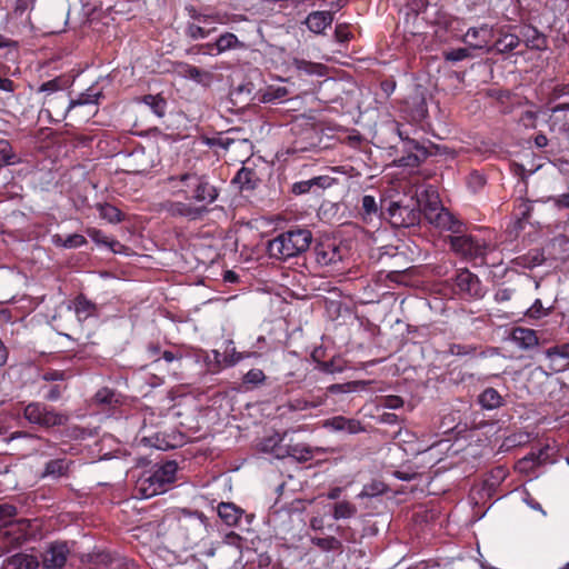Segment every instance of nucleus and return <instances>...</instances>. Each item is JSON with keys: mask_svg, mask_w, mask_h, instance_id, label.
Masks as SVG:
<instances>
[{"mask_svg": "<svg viewBox=\"0 0 569 569\" xmlns=\"http://www.w3.org/2000/svg\"><path fill=\"white\" fill-rule=\"evenodd\" d=\"M471 57L470 48H457L445 52V59L451 62H458Z\"/></svg>", "mask_w": 569, "mask_h": 569, "instance_id": "obj_49", "label": "nucleus"}, {"mask_svg": "<svg viewBox=\"0 0 569 569\" xmlns=\"http://www.w3.org/2000/svg\"><path fill=\"white\" fill-rule=\"evenodd\" d=\"M547 460V453L543 449L531 451L522 459H520L516 468L519 472H530L536 466L543 463Z\"/></svg>", "mask_w": 569, "mask_h": 569, "instance_id": "obj_25", "label": "nucleus"}, {"mask_svg": "<svg viewBox=\"0 0 569 569\" xmlns=\"http://www.w3.org/2000/svg\"><path fill=\"white\" fill-rule=\"evenodd\" d=\"M88 236L98 244L108 247L113 253H121L124 246L116 239H109L104 232L96 228H89L87 230Z\"/></svg>", "mask_w": 569, "mask_h": 569, "instance_id": "obj_29", "label": "nucleus"}, {"mask_svg": "<svg viewBox=\"0 0 569 569\" xmlns=\"http://www.w3.org/2000/svg\"><path fill=\"white\" fill-rule=\"evenodd\" d=\"M93 399L96 403L108 407H113L120 402V396L109 388L99 389Z\"/></svg>", "mask_w": 569, "mask_h": 569, "instance_id": "obj_39", "label": "nucleus"}, {"mask_svg": "<svg viewBox=\"0 0 569 569\" xmlns=\"http://www.w3.org/2000/svg\"><path fill=\"white\" fill-rule=\"evenodd\" d=\"M426 219L437 228L450 230L453 232L459 231L460 223L445 208H439L437 202H430L425 209Z\"/></svg>", "mask_w": 569, "mask_h": 569, "instance_id": "obj_13", "label": "nucleus"}, {"mask_svg": "<svg viewBox=\"0 0 569 569\" xmlns=\"http://www.w3.org/2000/svg\"><path fill=\"white\" fill-rule=\"evenodd\" d=\"M352 34L346 24H338L335 30V38L338 42H347L351 39Z\"/></svg>", "mask_w": 569, "mask_h": 569, "instance_id": "obj_53", "label": "nucleus"}, {"mask_svg": "<svg viewBox=\"0 0 569 569\" xmlns=\"http://www.w3.org/2000/svg\"><path fill=\"white\" fill-rule=\"evenodd\" d=\"M23 417L30 423L43 428L63 426L69 420L64 413L58 412L42 402H30L23 409Z\"/></svg>", "mask_w": 569, "mask_h": 569, "instance_id": "obj_6", "label": "nucleus"}, {"mask_svg": "<svg viewBox=\"0 0 569 569\" xmlns=\"http://www.w3.org/2000/svg\"><path fill=\"white\" fill-rule=\"evenodd\" d=\"M242 541H243L242 537H240L238 533H236L233 531L227 533L223 537V542L226 545L236 547L239 550L242 548Z\"/></svg>", "mask_w": 569, "mask_h": 569, "instance_id": "obj_56", "label": "nucleus"}, {"mask_svg": "<svg viewBox=\"0 0 569 569\" xmlns=\"http://www.w3.org/2000/svg\"><path fill=\"white\" fill-rule=\"evenodd\" d=\"M66 379L64 371L50 369L42 375L44 381H62Z\"/></svg>", "mask_w": 569, "mask_h": 569, "instance_id": "obj_58", "label": "nucleus"}, {"mask_svg": "<svg viewBox=\"0 0 569 569\" xmlns=\"http://www.w3.org/2000/svg\"><path fill=\"white\" fill-rule=\"evenodd\" d=\"M456 286L460 292L468 298L479 299L485 295L481 281L479 278L470 272L468 269H461L456 274Z\"/></svg>", "mask_w": 569, "mask_h": 569, "instance_id": "obj_14", "label": "nucleus"}, {"mask_svg": "<svg viewBox=\"0 0 569 569\" xmlns=\"http://www.w3.org/2000/svg\"><path fill=\"white\" fill-rule=\"evenodd\" d=\"M163 212L173 218H186L188 220H198L209 210L206 206H197L191 202L166 200L160 203Z\"/></svg>", "mask_w": 569, "mask_h": 569, "instance_id": "obj_11", "label": "nucleus"}, {"mask_svg": "<svg viewBox=\"0 0 569 569\" xmlns=\"http://www.w3.org/2000/svg\"><path fill=\"white\" fill-rule=\"evenodd\" d=\"M288 455L290 457L297 459L300 462H305V461L312 459L313 450L306 445L298 443V445L289 446Z\"/></svg>", "mask_w": 569, "mask_h": 569, "instance_id": "obj_43", "label": "nucleus"}, {"mask_svg": "<svg viewBox=\"0 0 569 569\" xmlns=\"http://www.w3.org/2000/svg\"><path fill=\"white\" fill-rule=\"evenodd\" d=\"M387 491V486L379 480H373L370 483L363 486L361 492L359 493L360 498L365 497H376L382 495Z\"/></svg>", "mask_w": 569, "mask_h": 569, "instance_id": "obj_46", "label": "nucleus"}, {"mask_svg": "<svg viewBox=\"0 0 569 569\" xmlns=\"http://www.w3.org/2000/svg\"><path fill=\"white\" fill-rule=\"evenodd\" d=\"M553 203L556 207H558L560 209H562V208L569 209V192L555 198Z\"/></svg>", "mask_w": 569, "mask_h": 569, "instance_id": "obj_64", "label": "nucleus"}, {"mask_svg": "<svg viewBox=\"0 0 569 569\" xmlns=\"http://www.w3.org/2000/svg\"><path fill=\"white\" fill-rule=\"evenodd\" d=\"M178 465L176 461H167L153 471L143 472L136 483V492L140 498L148 499L163 493L176 480Z\"/></svg>", "mask_w": 569, "mask_h": 569, "instance_id": "obj_3", "label": "nucleus"}, {"mask_svg": "<svg viewBox=\"0 0 569 569\" xmlns=\"http://www.w3.org/2000/svg\"><path fill=\"white\" fill-rule=\"evenodd\" d=\"M288 94H289V91L286 87L270 86L262 93L261 101L264 103L276 102V101L283 100Z\"/></svg>", "mask_w": 569, "mask_h": 569, "instance_id": "obj_41", "label": "nucleus"}, {"mask_svg": "<svg viewBox=\"0 0 569 569\" xmlns=\"http://www.w3.org/2000/svg\"><path fill=\"white\" fill-rule=\"evenodd\" d=\"M492 37V29L488 24L469 28L465 34V41L472 48H483Z\"/></svg>", "mask_w": 569, "mask_h": 569, "instance_id": "obj_19", "label": "nucleus"}, {"mask_svg": "<svg viewBox=\"0 0 569 569\" xmlns=\"http://www.w3.org/2000/svg\"><path fill=\"white\" fill-rule=\"evenodd\" d=\"M63 390H64V388H62L60 386H52L49 389V391L46 396V399L49 401H57L58 399H60Z\"/></svg>", "mask_w": 569, "mask_h": 569, "instance_id": "obj_60", "label": "nucleus"}, {"mask_svg": "<svg viewBox=\"0 0 569 569\" xmlns=\"http://www.w3.org/2000/svg\"><path fill=\"white\" fill-rule=\"evenodd\" d=\"M70 555V548L64 541L50 542L42 552V566L46 569H61Z\"/></svg>", "mask_w": 569, "mask_h": 569, "instance_id": "obj_12", "label": "nucleus"}, {"mask_svg": "<svg viewBox=\"0 0 569 569\" xmlns=\"http://www.w3.org/2000/svg\"><path fill=\"white\" fill-rule=\"evenodd\" d=\"M473 349L461 345H452L450 347V353L455 356H466L470 355Z\"/></svg>", "mask_w": 569, "mask_h": 569, "instance_id": "obj_62", "label": "nucleus"}, {"mask_svg": "<svg viewBox=\"0 0 569 569\" xmlns=\"http://www.w3.org/2000/svg\"><path fill=\"white\" fill-rule=\"evenodd\" d=\"M335 179L329 176H318L309 180L299 181L292 184L291 192L296 196L305 194L311 191L312 188L327 189L331 187Z\"/></svg>", "mask_w": 569, "mask_h": 569, "instance_id": "obj_18", "label": "nucleus"}, {"mask_svg": "<svg viewBox=\"0 0 569 569\" xmlns=\"http://www.w3.org/2000/svg\"><path fill=\"white\" fill-rule=\"evenodd\" d=\"M520 42L529 49L543 50L547 48V38L536 27L526 24L519 29Z\"/></svg>", "mask_w": 569, "mask_h": 569, "instance_id": "obj_16", "label": "nucleus"}, {"mask_svg": "<svg viewBox=\"0 0 569 569\" xmlns=\"http://www.w3.org/2000/svg\"><path fill=\"white\" fill-rule=\"evenodd\" d=\"M220 352L214 351V359L217 362H223L226 367H231L240 362L241 360L249 358L251 356H256L254 352H238L236 348L232 346V342H229L224 350L223 359L220 360Z\"/></svg>", "mask_w": 569, "mask_h": 569, "instance_id": "obj_27", "label": "nucleus"}, {"mask_svg": "<svg viewBox=\"0 0 569 569\" xmlns=\"http://www.w3.org/2000/svg\"><path fill=\"white\" fill-rule=\"evenodd\" d=\"M550 308H545L540 299H536L531 307L526 311V316L531 319H540L549 315Z\"/></svg>", "mask_w": 569, "mask_h": 569, "instance_id": "obj_48", "label": "nucleus"}, {"mask_svg": "<svg viewBox=\"0 0 569 569\" xmlns=\"http://www.w3.org/2000/svg\"><path fill=\"white\" fill-rule=\"evenodd\" d=\"M99 214L102 219L110 223H119L123 221L124 214L120 209L110 203L98 204Z\"/></svg>", "mask_w": 569, "mask_h": 569, "instance_id": "obj_37", "label": "nucleus"}, {"mask_svg": "<svg viewBox=\"0 0 569 569\" xmlns=\"http://www.w3.org/2000/svg\"><path fill=\"white\" fill-rule=\"evenodd\" d=\"M385 216V213H382ZM387 218L395 228H409L417 226L421 219L419 202L410 199L409 203L391 202L387 209Z\"/></svg>", "mask_w": 569, "mask_h": 569, "instance_id": "obj_7", "label": "nucleus"}, {"mask_svg": "<svg viewBox=\"0 0 569 569\" xmlns=\"http://www.w3.org/2000/svg\"><path fill=\"white\" fill-rule=\"evenodd\" d=\"M519 44V33L501 32L495 43V48L500 53H507L513 51Z\"/></svg>", "mask_w": 569, "mask_h": 569, "instance_id": "obj_34", "label": "nucleus"}, {"mask_svg": "<svg viewBox=\"0 0 569 569\" xmlns=\"http://www.w3.org/2000/svg\"><path fill=\"white\" fill-rule=\"evenodd\" d=\"M17 513V508L9 503L0 505V537L10 547L22 545L31 536L30 520H11Z\"/></svg>", "mask_w": 569, "mask_h": 569, "instance_id": "obj_4", "label": "nucleus"}, {"mask_svg": "<svg viewBox=\"0 0 569 569\" xmlns=\"http://www.w3.org/2000/svg\"><path fill=\"white\" fill-rule=\"evenodd\" d=\"M451 248L469 259L485 258L491 250L490 244L485 240H479L472 236L450 237Z\"/></svg>", "mask_w": 569, "mask_h": 569, "instance_id": "obj_10", "label": "nucleus"}, {"mask_svg": "<svg viewBox=\"0 0 569 569\" xmlns=\"http://www.w3.org/2000/svg\"><path fill=\"white\" fill-rule=\"evenodd\" d=\"M142 101L147 106H149L150 109L153 111V113L157 114L158 117L164 116L167 102L161 96L147 94L142 98Z\"/></svg>", "mask_w": 569, "mask_h": 569, "instance_id": "obj_42", "label": "nucleus"}, {"mask_svg": "<svg viewBox=\"0 0 569 569\" xmlns=\"http://www.w3.org/2000/svg\"><path fill=\"white\" fill-rule=\"evenodd\" d=\"M186 173L178 176H170L166 179L164 183L170 189L172 196L183 194L188 198L187 182L183 181Z\"/></svg>", "mask_w": 569, "mask_h": 569, "instance_id": "obj_38", "label": "nucleus"}, {"mask_svg": "<svg viewBox=\"0 0 569 569\" xmlns=\"http://www.w3.org/2000/svg\"><path fill=\"white\" fill-rule=\"evenodd\" d=\"M74 309L80 320H84L93 316L97 311L96 305L87 299L83 295H80L76 298Z\"/></svg>", "mask_w": 569, "mask_h": 569, "instance_id": "obj_35", "label": "nucleus"}, {"mask_svg": "<svg viewBox=\"0 0 569 569\" xmlns=\"http://www.w3.org/2000/svg\"><path fill=\"white\" fill-rule=\"evenodd\" d=\"M358 385H359V382H357V381H351V382H346V383H333L327 388V391L329 393H347V392L355 390V388Z\"/></svg>", "mask_w": 569, "mask_h": 569, "instance_id": "obj_52", "label": "nucleus"}, {"mask_svg": "<svg viewBox=\"0 0 569 569\" xmlns=\"http://www.w3.org/2000/svg\"><path fill=\"white\" fill-rule=\"evenodd\" d=\"M382 406L389 409H398L403 406V400L399 396H387L382 399Z\"/></svg>", "mask_w": 569, "mask_h": 569, "instance_id": "obj_57", "label": "nucleus"}, {"mask_svg": "<svg viewBox=\"0 0 569 569\" xmlns=\"http://www.w3.org/2000/svg\"><path fill=\"white\" fill-rule=\"evenodd\" d=\"M21 162L20 154L14 150L11 142L0 139V167H9Z\"/></svg>", "mask_w": 569, "mask_h": 569, "instance_id": "obj_28", "label": "nucleus"}, {"mask_svg": "<svg viewBox=\"0 0 569 569\" xmlns=\"http://www.w3.org/2000/svg\"><path fill=\"white\" fill-rule=\"evenodd\" d=\"M38 566L39 561L34 556L17 553L8 558L1 569H36Z\"/></svg>", "mask_w": 569, "mask_h": 569, "instance_id": "obj_22", "label": "nucleus"}, {"mask_svg": "<svg viewBox=\"0 0 569 569\" xmlns=\"http://www.w3.org/2000/svg\"><path fill=\"white\" fill-rule=\"evenodd\" d=\"M323 427L332 431H342L349 435H357L365 431L361 421L345 416H336L323 421Z\"/></svg>", "mask_w": 569, "mask_h": 569, "instance_id": "obj_15", "label": "nucleus"}, {"mask_svg": "<svg viewBox=\"0 0 569 569\" xmlns=\"http://www.w3.org/2000/svg\"><path fill=\"white\" fill-rule=\"evenodd\" d=\"M148 356L151 360L149 367L153 371L161 372L164 376H176L183 358L180 351L164 350L161 351L158 345H149L147 348Z\"/></svg>", "mask_w": 569, "mask_h": 569, "instance_id": "obj_8", "label": "nucleus"}, {"mask_svg": "<svg viewBox=\"0 0 569 569\" xmlns=\"http://www.w3.org/2000/svg\"><path fill=\"white\" fill-rule=\"evenodd\" d=\"M247 46L244 42L240 41L234 33L224 32L218 37L214 42V49L217 54H221L229 50L234 49H246Z\"/></svg>", "mask_w": 569, "mask_h": 569, "instance_id": "obj_24", "label": "nucleus"}, {"mask_svg": "<svg viewBox=\"0 0 569 569\" xmlns=\"http://www.w3.org/2000/svg\"><path fill=\"white\" fill-rule=\"evenodd\" d=\"M266 376L261 369H251L243 376V383L257 386L262 383Z\"/></svg>", "mask_w": 569, "mask_h": 569, "instance_id": "obj_50", "label": "nucleus"}, {"mask_svg": "<svg viewBox=\"0 0 569 569\" xmlns=\"http://www.w3.org/2000/svg\"><path fill=\"white\" fill-rule=\"evenodd\" d=\"M332 21L333 17L330 12L315 11L307 17L306 24L311 32L320 34L331 26Z\"/></svg>", "mask_w": 569, "mask_h": 569, "instance_id": "obj_21", "label": "nucleus"}, {"mask_svg": "<svg viewBox=\"0 0 569 569\" xmlns=\"http://www.w3.org/2000/svg\"><path fill=\"white\" fill-rule=\"evenodd\" d=\"M326 402V396H312L310 398H293L289 400L288 408L291 411H305L322 406Z\"/></svg>", "mask_w": 569, "mask_h": 569, "instance_id": "obj_26", "label": "nucleus"}, {"mask_svg": "<svg viewBox=\"0 0 569 569\" xmlns=\"http://www.w3.org/2000/svg\"><path fill=\"white\" fill-rule=\"evenodd\" d=\"M512 293H513V290H511V289H508V288L499 289L495 295V299L498 302H505V301H508L511 299Z\"/></svg>", "mask_w": 569, "mask_h": 569, "instance_id": "obj_61", "label": "nucleus"}, {"mask_svg": "<svg viewBox=\"0 0 569 569\" xmlns=\"http://www.w3.org/2000/svg\"><path fill=\"white\" fill-rule=\"evenodd\" d=\"M51 240L54 246L67 249L79 248L87 243L86 238L79 233H73L66 237L57 233L52 236Z\"/></svg>", "mask_w": 569, "mask_h": 569, "instance_id": "obj_33", "label": "nucleus"}, {"mask_svg": "<svg viewBox=\"0 0 569 569\" xmlns=\"http://www.w3.org/2000/svg\"><path fill=\"white\" fill-rule=\"evenodd\" d=\"M69 470V462L66 459H54L46 463L43 477L58 478L67 475Z\"/></svg>", "mask_w": 569, "mask_h": 569, "instance_id": "obj_36", "label": "nucleus"}, {"mask_svg": "<svg viewBox=\"0 0 569 569\" xmlns=\"http://www.w3.org/2000/svg\"><path fill=\"white\" fill-rule=\"evenodd\" d=\"M292 66L300 72L309 76L323 77L327 73V67L322 63L307 61L305 59H293Z\"/></svg>", "mask_w": 569, "mask_h": 569, "instance_id": "obj_31", "label": "nucleus"}, {"mask_svg": "<svg viewBox=\"0 0 569 569\" xmlns=\"http://www.w3.org/2000/svg\"><path fill=\"white\" fill-rule=\"evenodd\" d=\"M232 182L239 184L241 190H252L256 188L258 177L252 169L242 167L233 178Z\"/></svg>", "mask_w": 569, "mask_h": 569, "instance_id": "obj_32", "label": "nucleus"}, {"mask_svg": "<svg viewBox=\"0 0 569 569\" xmlns=\"http://www.w3.org/2000/svg\"><path fill=\"white\" fill-rule=\"evenodd\" d=\"M218 515L220 519L229 527H237L244 515V510L233 502H220L218 505Z\"/></svg>", "mask_w": 569, "mask_h": 569, "instance_id": "obj_20", "label": "nucleus"}, {"mask_svg": "<svg viewBox=\"0 0 569 569\" xmlns=\"http://www.w3.org/2000/svg\"><path fill=\"white\" fill-rule=\"evenodd\" d=\"M312 242V233L305 228L290 229L268 241L267 250L271 258L286 261L306 252Z\"/></svg>", "mask_w": 569, "mask_h": 569, "instance_id": "obj_2", "label": "nucleus"}, {"mask_svg": "<svg viewBox=\"0 0 569 569\" xmlns=\"http://www.w3.org/2000/svg\"><path fill=\"white\" fill-rule=\"evenodd\" d=\"M39 92L43 93V110L50 118H56L58 121L64 120L68 114H72L80 107H87L89 110L84 113L76 112L74 116L80 119H89L91 114L96 113V106L102 96L101 91H97L91 87L80 93L77 99H70L61 88V82L58 78L43 82L39 88Z\"/></svg>", "mask_w": 569, "mask_h": 569, "instance_id": "obj_1", "label": "nucleus"}, {"mask_svg": "<svg viewBox=\"0 0 569 569\" xmlns=\"http://www.w3.org/2000/svg\"><path fill=\"white\" fill-rule=\"evenodd\" d=\"M190 16L193 20L198 21L199 23L207 24L209 21L212 22H221L218 19V16H208L197 12L193 8L189 10Z\"/></svg>", "mask_w": 569, "mask_h": 569, "instance_id": "obj_54", "label": "nucleus"}, {"mask_svg": "<svg viewBox=\"0 0 569 569\" xmlns=\"http://www.w3.org/2000/svg\"><path fill=\"white\" fill-rule=\"evenodd\" d=\"M511 339L522 349H530L538 345V338L532 329L516 328L511 332Z\"/></svg>", "mask_w": 569, "mask_h": 569, "instance_id": "obj_23", "label": "nucleus"}, {"mask_svg": "<svg viewBox=\"0 0 569 569\" xmlns=\"http://www.w3.org/2000/svg\"><path fill=\"white\" fill-rule=\"evenodd\" d=\"M311 542L322 551L338 550L341 548L340 540L331 536L326 538H312Z\"/></svg>", "mask_w": 569, "mask_h": 569, "instance_id": "obj_47", "label": "nucleus"}, {"mask_svg": "<svg viewBox=\"0 0 569 569\" xmlns=\"http://www.w3.org/2000/svg\"><path fill=\"white\" fill-rule=\"evenodd\" d=\"M531 203L529 201H521L518 206L520 219H528L531 212Z\"/></svg>", "mask_w": 569, "mask_h": 569, "instance_id": "obj_63", "label": "nucleus"}, {"mask_svg": "<svg viewBox=\"0 0 569 569\" xmlns=\"http://www.w3.org/2000/svg\"><path fill=\"white\" fill-rule=\"evenodd\" d=\"M552 97L555 99H560V98L569 99V83L556 86L552 91Z\"/></svg>", "mask_w": 569, "mask_h": 569, "instance_id": "obj_59", "label": "nucleus"}, {"mask_svg": "<svg viewBox=\"0 0 569 569\" xmlns=\"http://www.w3.org/2000/svg\"><path fill=\"white\" fill-rule=\"evenodd\" d=\"M181 73L187 77V78H190L192 80H196L198 82L201 81V78L203 74H206L202 70H200L199 68L194 67V66H191V64H188V63H183L181 64Z\"/></svg>", "mask_w": 569, "mask_h": 569, "instance_id": "obj_51", "label": "nucleus"}, {"mask_svg": "<svg viewBox=\"0 0 569 569\" xmlns=\"http://www.w3.org/2000/svg\"><path fill=\"white\" fill-rule=\"evenodd\" d=\"M378 203L375 199V197L366 194L361 199V209L360 213L363 218V220H371L372 217L378 216Z\"/></svg>", "mask_w": 569, "mask_h": 569, "instance_id": "obj_40", "label": "nucleus"}, {"mask_svg": "<svg viewBox=\"0 0 569 569\" xmlns=\"http://www.w3.org/2000/svg\"><path fill=\"white\" fill-rule=\"evenodd\" d=\"M348 253V249L333 239L319 241L313 248L316 262L321 267L340 270L338 266Z\"/></svg>", "mask_w": 569, "mask_h": 569, "instance_id": "obj_9", "label": "nucleus"}, {"mask_svg": "<svg viewBox=\"0 0 569 569\" xmlns=\"http://www.w3.org/2000/svg\"><path fill=\"white\" fill-rule=\"evenodd\" d=\"M407 149L409 151H416V152L415 153L410 152L409 154L400 158L398 160L399 166L418 167L429 156L427 148L421 146L416 140L407 139Z\"/></svg>", "mask_w": 569, "mask_h": 569, "instance_id": "obj_17", "label": "nucleus"}, {"mask_svg": "<svg viewBox=\"0 0 569 569\" xmlns=\"http://www.w3.org/2000/svg\"><path fill=\"white\" fill-rule=\"evenodd\" d=\"M478 401L483 409L493 410L503 405V398L495 388H486L478 397Z\"/></svg>", "mask_w": 569, "mask_h": 569, "instance_id": "obj_30", "label": "nucleus"}, {"mask_svg": "<svg viewBox=\"0 0 569 569\" xmlns=\"http://www.w3.org/2000/svg\"><path fill=\"white\" fill-rule=\"evenodd\" d=\"M202 23H188L186 27V34L192 40L204 39L216 31V28L206 29Z\"/></svg>", "mask_w": 569, "mask_h": 569, "instance_id": "obj_45", "label": "nucleus"}, {"mask_svg": "<svg viewBox=\"0 0 569 569\" xmlns=\"http://www.w3.org/2000/svg\"><path fill=\"white\" fill-rule=\"evenodd\" d=\"M546 355L548 357L559 356V357H562V358H569V343L549 348L546 351Z\"/></svg>", "mask_w": 569, "mask_h": 569, "instance_id": "obj_55", "label": "nucleus"}, {"mask_svg": "<svg viewBox=\"0 0 569 569\" xmlns=\"http://www.w3.org/2000/svg\"><path fill=\"white\" fill-rule=\"evenodd\" d=\"M184 182H187L188 198L193 200L198 206H206L213 203L219 197V190L211 184L206 176L194 172H186Z\"/></svg>", "mask_w": 569, "mask_h": 569, "instance_id": "obj_5", "label": "nucleus"}, {"mask_svg": "<svg viewBox=\"0 0 569 569\" xmlns=\"http://www.w3.org/2000/svg\"><path fill=\"white\" fill-rule=\"evenodd\" d=\"M357 508L348 501H341L335 505L333 518L336 520L351 518L356 515Z\"/></svg>", "mask_w": 569, "mask_h": 569, "instance_id": "obj_44", "label": "nucleus"}]
</instances>
